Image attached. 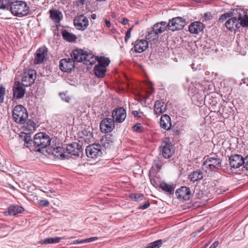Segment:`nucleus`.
I'll list each match as a JSON object with an SVG mask.
<instances>
[{"instance_id": "nucleus-19", "label": "nucleus", "mask_w": 248, "mask_h": 248, "mask_svg": "<svg viewBox=\"0 0 248 248\" xmlns=\"http://www.w3.org/2000/svg\"><path fill=\"white\" fill-rule=\"evenodd\" d=\"M19 137L21 141H23V146L29 149L31 147V134L30 132L26 133L24 132H21Z\"/></svg>"}, {"instance_id": "nucleus-13", "label": "nucleus", "mask_w": 248, "mask_h": 248, "mask_svg": "<svg viewBox=\"0 0 248 248\" xmlns=\"http://www.w3.org/2000/svg\"><path fill=\"white\" fill-rule=\"evenodd\" d=\"M175 194L178 199L187 201L190 199L191 192L189 187L182 186L176 191Z\"/></svg>"}, {"instance_id": "nucleus-17", "label": "nucleus", "mask_w": 248, "mask_h": 248, "mask_svg": "<svg viewBox=\"0 0 248 248\" xmlns=\"http://www.w3.org/2000/svg\"><path fill=\"white\" fill-rule=\"evenodd\" d=\"M148 47V42L145 40H137L134 44L135 51L137 53H141Z\"/></svg>"}, {"instance_id": "nucleus-36", "label": "nucleus", "mask_w": 248, "mask_h": 248, "mask_svg": "<svg viewBox=\"0 0 248 248\" xmlns=\"http://www.w3.org/2000/svg\"><path fill=\"white\" fill-rule=\"evenodd\" d=\"M159 186L163 191L168 192L170 194H172L174 192V188L171 185L166 183H162L159 185Z\"/></svg>"}, {"instance_id": "nucleus-24", "label": "nucleus", "mask_w": 248, "mask_h": 248, "mask_svg": "<svg viewBox=\"0 0 248 248\" xmlns=\"http://www.w3.org/2000/svg\"><path fill=\"white\" fill-rule=\"evenodd\" d=\"M237 18L239 20V28L241 27H248V16L244 11L239 13Z\"/></svg>"}, {"instance_id": "nucleus-4", "label": "nucleus", "mask_w": 248, "mask_h": 248, "mask_svg": "<svg viewBox=\"0 0 248 248\" xmlns=\"http://www.w3.org/2000/svg\"><path fill=\"white\" fill-rule=\"evenodd\" d=\"M221 161L217 157H208L204 162L202 168L204 169L206 171H215L221 166Z\"/></svg>"}, {"instance_id": "nucleus-52", "label": "nucleus", "mask_w": 248, "mask_h": 248, "mask_svg": "<svg viewBox=\"0 0 248 248\" xmlns=\"http://www.w3.org/2000/svg\"><path fill=\"white\" fill-rule=\"evenodd\" d=\"M244 167L246 170H248V155L244 159Z\"/></svg>"}, {"instance_id": "nucleus-1", "label": "nucleus", "mask_w": 248, "mask_h": 248, "mask_svg": "<svg viewBox=\"0 0 248 248\" xmlns=\"http://www.w3.org/2000/svg\"><path fill=\"white\" fill-rule=\"evenodd\" d=\"M10 9L14 16L21 17L29 14L30 7L25 2L17 0L11 3Z\"/></svg>"}, {"instance_id": "nucleus-47", "label": "nucleus", "mask_w": 248, "mask_h": 248, "mask_svg": "<svg viewBox=\"0 0 248 248\" xmlns=\"http://www.w3.org/2000/svg\"><path fill=\"white\" fill-rule=\"evenodd\" d=\"M132 113L135 117H142L143 116V114L142 112H139L137 110L132 111Z\"/></svg>"}, {"instance_id": "nucleus-32", "label": "nucleus", "mask_w": 248, "mask_h": 248, "mask_svg": "<svg viewBox=\"0 0 248 248\" xmlns=\"http://www.w3.org/2000/svg\"><path fill=\"white\" fill-rule=\"evenodd\" d=\"M106 70V68L98 64L94 68V74L98 78H103L105 75Z\"/></svg>"}, {"instance_id": "nucleus-48", "label": "nucleus", "mask_w": 248, "mask_h": 248, "mask_svg": "<svg viewBox=\"0 0 248 248\" xmlns=\"http://www.w3.org/2000/svg\"><path fill=\"white\" fill-rule=\"evenodd\" d=\"M97 239H98L97 237H90V238H89L85 239L83 240L82 242H85V243H88V242H92V241H93L96 240Z\"/></svg>"}, {"instance_id": "nucleus-14", "label": "nucleus", "mask_w": 248, "mask_h": 248, "mask_svg": "<svg viewBox=\"0 0 248 248\" xmlns=\"http://www.w3.org/2000/svg\"><path fill=\"white\" fill-rule=\"evenodd\" d=\"M74 62L69 58L62 59L60 62V68L63 72H70L74 68Z\"/></svg>"}, {"instance_id": "nucleus-41", "label": "nucleus", "mask_w": 248, "mask_h": 248, "mask_svg": "<svg viewBox=\"0 0 248 248\" xmlns=\"http://www.w3.org/2000/svg\"><path fill=\"white\" fill-rule=\"evenodd\" d=\"M231 16H232V14L231 13H225L223 14V15H222L220 16V17L219 18V20L220 22H223L225 20H227V19L228 20V19L230 18Z\"/></svg>"}, {"instance_id": "nucleus-2", "label": "nucleus", "mask_w": 248, "mask_h": 248, "mask_svg": "<svg viewBox=\"0 0 248 248\" xmlns=\"http://www.w3.org/2000/svg\"><path fill=\"white\" fill-rule=\"evenodd\" d=\"M51 139L45 133L40 132L35 135L33 138V143L35 146V151L40 152L41 149L46 147L50 145Z\"/></svg>"}, {"instance_id": "nucleus-3", "label": "nucleus", "mask_w": 248, "mask_h": 248, "mask_svg": "<svg viewBox=\"0 0 248 248\" xmlns=\"http://www.w3.org/2000/svg\"><path fill=\"white\" fill-rule=\"evenodd\" d=\"M13 116L16 123L24 124L28 119V114L26 109L23 106L18 105L13 109Z\"/></svg>"}, {"instance_id": "nucleus-45", "label": "nucleus", "mask_w": 248, "mask_h": 248, "mask_svg": "<svg viewBox=\"0 0 248 248\" xmlns=\"http://www.w3.org/2000/svg\"><path fill=\"white\" fill-rule=\"evenodd\" d=\"M38 203L41 206L46 207L49 205V202L47 200H40L38 201Z\"/></svg>"}, {"instance_id": "nucleus-40", "label": "nucleus", "mask_w": 248, "mask_h": 248, "mask_svg": "<svg viewBox=\"0 0 248 248\" xmlns=\"http://www.w3.org/2000/svg\"><path fill=\"white\" fill-rule=\"evenodd\" d=\"M130 197L134 201L138 202L142 200L144 198V196L143 194L140 193H133L130 194Z\"/></svg>"}, {"instance_id": "nucleus-28", "label": "nucleus", "mask_w": 248, "mask_h": 248, "mask_svg": "<svg viewBox=\"0 0 248 248\" xmlns=\"http://www.w3.org/2000/svg\"><path fill=\"white\" fill-rule=\"evenodd\" d=\"M50 17L56 23H58L62 18V13L57 10H51L49 11Z\"/></svg>"}, {"instance_id": "nucleus-10", "label": "nucleus", "mask_w": 248, "mask_h": 248, "mask_svg": "<svg viewBox=\"0 0 248 248\" xmlns=\"http://www.w3.org/2000/svg\"><path fill=\"white\" fill-rule=\"evenodd\" d=\"M47 53V48L46 46L38 48L35 54L34 63L38 64L43 63L46 59Z\"/></svg>"}, {"instance_id": "nucleus-25", "label": "nucleus", "mask_w": 248, "mask_h": 248, "mask_svg": "<svg viewBox=\"0 0 248 248\" xmlns=\"http://www.w3.org/2000/svg\"><path fill=\"white\" fill-rule=\"evenodd\" d=\"M114 140V137L111 135H106L102 137L100 144L105 148H108L112 145Z\"/></svg>"}, {"instance_id": "nucleus-5", "label": "nucleus", "mask_w": 248, "mask_h": 248, "mask_svg": "<svg viewBox=\"0 0 248 248\" xmlns=\"http://www.w3.org/2000/svg\"><path fill=\"white\" fill-rule=\"evenodd\" d=\"M86 153L88 157L94 158L100 156L102 152L99 144H93L86 147Z\"/></svg>"}, {"instance_id": "nucleus-12", "label": "nucleus", "mask_w": 248, "mask_h": 248, "mask_svg": "<svg viewBox=\"0 0 248 248\" xmlns=\"http://www.w3.org/2000/svg\"><path fill=\"white\" fill-rule=\"evenodd\" d=\"M229 160L230 166L234 169L238 168L242 165H244V159L240 155L235 154L231 155Z\"/></svg>"}, {"instance_id": "nucleus-9", "label": "nucleus", "mask_w": 248, "mask_h": 248, "mask_svg": "<svg viewBox=\"0 0 248 248\" xmlns=\"http://www.w3.org/2000/svg\"><path fill=\"white\" fill-rule=\"evenodd\" d=\"M160 149L162 155L166 158H170L174 152L173 146L169 141H163Z\"/></svg>"}, {"instance_id": "nucleus-6", "label": "nucleus", "mask_w": 248, "mask_h": 248, "mask_svg": "<svg viewBox=\"0 0 248 248\" xmlns=\"http://www.w3.org/2000/svg\"><path fill=\"white\" fill-rule=\"evenodd\" d=\"M185 25V21L181 17L173 18L168 24H167L168 29L172 31L181 30L183 28Z\"/></svg>"}, {"instance_id": "nucleus-51", "label": "nucleus", "mask_w": 248, "mask_h": 248, "mask_svg": "<svg viewBox=\"0 0 248 248\" xmlns=\"http://www.w3.org/2000/svg\"><path fill=\"white\" fill-rule=\"evenodd\" d=\"M150 181L151 184L155 187H157L158 186V184L156 181V178H150Z\"/></svg>"}, {"instance_id": "nucleus-21", "label": "nucleus", "mask_w": 248, "mask_h": 248, "mask_svg": "<svg viewBox=\"0 0 248 248\" xmlns=\"http://www.w3.org/2000/svg\"><path fill=\"white\" fill-rule=\"evenodd\" d=\"M66 150L67 153L75 156L79 155L80 152L78 144L76 142L68 144L66 147Z\"/></svg>"}, {"instance_id": "nucleus-27", "label": "nucleus", "mask_w": 248, "mask_h": 248, "mask_svg": "<svg viewBox=\"0 0 248 248\" xmlns=\"http://www.w3.org/2000/svg\"><path fill=\"white\" fill-rule=\"evenodd\" d=\"M203 177V174L200 170L194 171L192 173L189 175L188 179L193 182L200 181Z\"/></svg>"}, {"instance_id": "nucleus-30", "label": "nucleus", "mask_w": 248, "mask_h": 248, "mask_svg": "<svg viewBox=\"0 0 248 248\" xmlns=\"http://www.w3.org/2000/svg\"><path fill=\"white\" fill-rule=\"evenodd\" d=\"M167 27V23L164 21H162L159 23H157L154 25L153 27V30L158 34H160L164 32L166 30Z\"/></svg>"}, {"instance_id": "nucleus-15", "label": "nucleus", "mask_w": 248, "mask_h": 248, "mask_svg": "<svg viewBox=\"0 0 248 248\" xmlns=\"http://www.w3.org/2000/svg\"><path fill=\"white\" fill-rule=\"evenodd\" d=\"M22 84L19 81H16L14 85L13 90L14 98L16 99L22 98L25 94V89Z\"/></svg>"}, {"instance_id": "nucleus-34", "label": "nucleus", "mask_w": 248, "mask_h": 248, "mask_svg": "<svg viewBox=\"0 0 248 248\" xmlns=\"http://www.w3.org/2000/svg\"><path fill=\"white\" fill-rule=\"evenodd\" d=\"M96 59V61H97L98 63V65L102 66L105 68H106L109 64L110 62L108 58L104 56L97 57Z\"/></svg>"}, {"instance_id": "nucleus-37", "label": "nucleus", "mask_w": 248, "mask_h": 248, "mask_svg": "<svg viewBox=\"0 0 248 248\" xmlns=\"http://www.w3.org/2000/svg\"><path fill=\"white\" fill-rule=\"evenodd\" d=\"M62 239V237H55L51 238H46L44 241V244H53V243H58L60 242V241Z\"/></svg>"}, {"instance_id": "nucleus-26", "label": "nucleus", "mask_w": 248, "mask_h": 248, "mask_svg": "<svg viewBox=\"0 0 248 248\" xmlns=\"http://www.w3.org/2000/svg\"><path fill=\"white\" fill-rule=\"evenodd\" d=\"M84 55L83 60L82 62L84 64L87 65H93L97 59L96 57H94L92 53L85 51Z\"/></svg>"}, {"instance_id": "nucleus-56", "label": "nucleus", "mask_w": 248, "mask_h": 248, "mask_svg": "<svg viewBox=\"0 0 248 248\" xmlns=\"http://www.w3.org/2000/svg\"><path fill=\"white\" fill-rule=\"evenodd\" d=\"M105 23H106V25H107V26L109 28V27H110V26H111V23H110V22L109 21H108V20L106 19V20H105Z\"/></svg>"}, {"instance_id": "nucleus-18", "label": "nucleus", "mask_w": 248, "mask_h": 248, "mask_svg": "<svg viewBox=\"0 0 248 248\" xmlns=\"http://www.w3.org/2000/svg\"><path fill=\"white\" fill-rule=\"evenodd\" d=\"M160 125L165 130H170L171 126L170 117L167 114L162 115L160 118Z\"/></svg>"}, {"instance_id": "nucleus-57", "label": "nucleus", "mask_w": 248, "mask_h": 248, "mask_svg": "<svg viewBox=\"0 0 248 248\" xmlns=\"http://www.w3.org/2000/svg\"><path fill=\"white\" fill-rule=\"evenodd\" d=\"M204 17L206 20H209L210 19V15L205 13L204 14Z\"/></svg>"}, {"instance_id": "nucleus-22", "label": "nucleus", "mask_w": 248, "mask_h": 248, "mask_svg": "<svg viewBox=\"0 0 248 248\" xmlns=\"http://www.w3.org/2000/svg\"><path fill=\"white\" fill-rule=\"evenodd\" d=\"M84 51L82 49H76L72 51L71 56L75 62H82L83 60Z\"/></svg>"}, {"instance_id": "nucleus-49", "label": "nucleus", "mask_w": 248, "mask_h": 248, "mask_svg": "<svg viewBox=\"0 0 248 248\" xmlns=\"http://www.w3.org/2000/svg\"><path fill=\"white\" fill-rule=\"evenodd\" d=\"M8 8L7 5L4 3L3 0H0V9H6Z\"/></svg>"}, {"instance_id": "nucleus-42", "label": "nucleus", "mask_w": 248, "mask_h": 248, "mask_svg": "<svg viewBox=\"0 0 248 248\" xmlns=\"http://www.w3.org/2000/svg\"><path fill=\"white\" fill-rule=\"evenodd\" d=\"M132 129L134 131L136 132H140L143 130V127L141 124H137L135 125H134L132 127Z\"/></svg>"}, {"instance_id": "nucleus-20", "label": "nucleus", "mask_w": 248, "mask_h": 248, "mask_svg": "<svg viewBox=\"0 0 248 248\" xmlns=\"http://www.w3.org/2000/svg\"><path fill=\"white\" fill-rule=\"evenodd\" d=\"M239 20L237 17H232L228 19L225 23L226 27L230 31L235 30L239 28Z\"/></svg>"}, {"instance_id": "nucleus-31", "label": "nucleus", "mask_w": 248, "mask_h": 248, "mask_svg": "<svg viewBox=\"0 0 248 248\" xmlns=\"http://www.w3.org/2000/svg\"><path fill=\"white\" fill-rule=\"evenodd\" d=\"M24 210L23 207L18 205H11L9 207V214L10 215L15 216L17 214L21 213Z\"/></svg>"}, {"instance_id": "nucleus-58", "label": "nucleus", "mask_w": 248, "mask_h": 248, "mask_svg": "<svg viewBox=\"0 0 248 248\" xmlns=\"http://www.w3.org/2000/svg\"><path fill=\"white\" fill-rule=\"evenodd\" d=\"M82 241H83V240H77L74 241V244H79V243H84V242H82Z\"/></svg>"}, {"instance_id": "nucleus-23", "label": "nucleus", "mask_w": 248, "mask_h": 248, "mask_svg": "<svg viewBox=\"0 0 248 248\" xmlns=\"http://www.w3.org/2000/svg\"><path fill=\"white\" fill-rule=\"evenodd\" d=\"M166 109V106L164 102L157 100L154 104V113L156 115H160Z\"/></svg>"}, {"instance_id": "nucleus-29", "label": "nucleus", "mask_w": 248, "mask_h": 248, "mask_svg": "<svg viewBox=\"0 0 248 248\" xmlns=\"http://www.w3.org/2000/svg\"><path fill=\"white\" fill-rule=\"evenodd\" d=\"M31 74L30 73V70H28V72H25L22 79V85L25 87H29L31 85Z\"/></svg>"}, {"instance_id": "nucleus-53", "label": "nucleus", "mask_w": 248, "mask_h": 248, "mask_svg": "<svg viewBox=\"0 0 248 248\" xmlns=\"http://www.w3.org/2000/svg\"><path fill=\"white\" fill-rule=\"evenodd\" d=\"M86 0H78L77 2L78 6L83 5Z\"/></svg>"}, {"instance_id": "nucleus-59", "label": "nucleus", "mask_w": 248, "mask_h": 248, "mask_svg": "<svg viewBox=\"0 0 248 248\" xmlns=\"http://www.w3.org/2000/svg\"><path fill=\"white\" fill-rule=\"evenodd\" d=\"M91 18H92L93 19H96V15L95 14H93L91 15Z\"/></svg>"}, {"instance_id": "nucleus-11", "label": "nucleus", "mask_w": 248, "mask_h": 248, "mask_svg": "<svg viewBox=\"0 0 248 248\" xmlns=\"http://www.w3.org/2000/svg\"><path fill=\"white\" fill-rule=\"evenodd\" d=\"M74 25L79 30H84L88 26V19L83 15L77 16L74 21Z\"/></svg>"}, {"instance_id": "nucleus-16", "label": "nucleus", "mask_w": 248, "mask_h": 248, "mask_svg": "<svg viewBox=\"0 0 248 248\" xmlns=\"http://www.w3.org/2000/svg\"><path fill=\"white\" fill-rule=\"evenodd\" d=\"M204 28V25L201 22L195 21L191 23L188 27L189 32L192 34H198L203 31Z\"/></svg>"}, {"instance_id": "nucleus-7", "label": "nucleus", "mask_w": 248, "mask_h": 248, "mask_svg": "<svg viewBox=\"0 0 248 248\" xmlns=\"http://www.w3.org/2000/svg\"><path fill=\"white\" fill-rule=\"evenodd\" d=\"M115 122L112 119L105 118L100 123V128L102 132L107 133L111 132L115 127Z\"/></svg>"}, {"instance_id": "nucleus-35", "label": "nucleus", "mask_w": 248, "mask_h": 248, "mask_svg": "<svg viewBox=\"0 0 248 248\" xmlns=\"http://www.w3.org/2000/svg\"><path fill=\"white\" fill-rule=\"evenodd\" d=\"M63 149L61 147H57L53 149L52 154L57 158L64 159L66 157L65 155L63 153Z\"/></svg>"}, {"instance_id": "nucleus-44", "label": "nucleus", "mask_w": 248, "mask_h": 248, "mask_svg": "<svg viewBox=\"0 0 248 248\" xmlns=\"http://www.w3.org/2000/svg\"><path fill=\"white\" fill-rule=\"evenodd\" d=\"M59 95L62 100L66 102H68L70 99V97L68 95H66V93H59Z\"/></svg>"}, {"instance_id": "nucleus-8", "label": "nucleus", "mask_w": 248, "mask_h": 248, "mask_svg": "<svg viewBox=\"0 0 248 248\" xmlns=\"http://www.w3.org/2000/svg\"><path fill=\"white\" fill-rule=\"evenodd\" d=\"M112 117L115 123H122L126 117V110L122 107L116 108L112 112Z\"/></svg>"}, {"instance_id": "nucleus-60", "label": "nucleus", "mask_w": 248, "mask_h": 248, "mask_svg": "<svg viewBox=\"0 0 248 248\" xmlns=\"http://www.w3.org/2000/svg\"><path fill=\"white\" fill-rule=\"evenodd\" d=\"M31 124H32V127H34V125H35V124L33 122H32Z\"/></svg>"}, {"instance_id": "nucleus-39", "label": "nucleus", "mask_w": 248, "mask_h": 248, "mask_svg": "<svg viewBox=\"0 0 248 248\" xmlns=\"http://www.w3.org/2000/svg\"><path fill=\"white\" fill-rule=\"evenodd\" d=\"M158 33H157L155 31L152 29V30L148 33V34L147 35L146 38L148 39H151L152 40L154 41L156 40L158 37Z\"/></svg>"}, {"instance_id": "nucleus-54", "label": "nucleus", "mask_w": 248, "mask_h": 248, "mask_svg": "<svg viewBox=\"0 0 248 248\" xmlns=\"http://www.w3.org/2000/svg\"><path fill=\"white\" fill-rule=\"evenodd\" d=\"M218 242L216 241L214 242V243L210 246L209 248H216L218 246Z\"/></svg>"}, {"instance_id": "nucleus-46", "label": "nucleus", "mask_w": 248, "mask_h": 248, "mask_svg": "<svg viewBox=\"0 0 248 248\" xmlns=\"http://www.w3.org/2000/svg\"><path fill=\"white\" fill-rule=\"evenodd\" d=\"M134 27V25H133L131 28H130L126 31L125 34V37L124 40L126 42H127L128 40L131 37V32L133 28Z\"/></svg>"}, {"instance_id": "nucleus-33", "label": "nucleus", "mask_w": 248, "mask_h": 248, "mask_svg": "<svg viewBox=\"0 0 248 248\" xmlns=\"http://www.w3.org/2000/svg\"><path fill=\"white\" fill-rule=\"evenodd\" d=\"M63 39L68 42H73L77 39L76 35L67 31L66 30H63L62 32Z\"/></svg>"}, {"instance_id": "nucleus-43", "label": "nucleus", "mask_w": 248, "mask_h": 248, "mask_svg": "<svg viewBox=\"0 0 248 248\" xmlns=\"http://www.w3.org/2000/svg\"><path fill=\"white\" fill-rule=\"evenodd\" d=\"M5 92V88L2 86H0V104L3 101Z\"/></svg>"}, {"instance_id": "nucleus-50", "label": "nucleus", "mask_w": 248, "mask_h": 248, "mask_svg": "<svg viewBox=\"0 0 248 248\" xmlns=\"http://www.w3.org/2000/svg\"><path fill=\"white\" fill-rule=\"evenodd\" d=\"M149 205L150 203L149 202H146L144 204L140 205L138 208L142 210L145 209L147 208L149 206Z\"/></svg>"}, {"instance_id": "nucleus-38", "label": "nucleus", "mask_w": 248, "mask_h": 248, "mask_svg": "<svg viewBox=\"0 0 248 248\" xmlns=\"http://www.w3.org/2000/svg\"><path fill=\"white\" fill-rule=\"evenodd\" d=\"M162 244V240H158L149 244L145 248H159Z\"/></svg>"}, {"instance_id": "nucleus-55", "label": "nucleus", "mask_w": 248, "mask_h": 248, "mask_svg": "<svg viewBox=\"0 0 248 248\" xmlns=\"http://www.w3.org/2000/svg\"><path fill=\"white\" fill-rule=\"evenodd\" d=\"M128 20L127 18H123L122 19V21L121 22V23L124 25H125L128 23Z\"/></svg>"}]
</instances>
